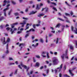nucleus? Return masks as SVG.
<instances>
[{"instance_id":"1","label":"nucleus","mask_w":77,"mask_h":77,"mask_svg":"<svg viewBox=\"0 0 77 77\" xmlns=\"http://www.w3.org/2000/svg\"><path fill=\"white\" fill-rule=\"evenodd\" d=\"M10 1L9 0L6 1V0H5L3 2L4 3L3 5V6H5V5H6L7 4H8L10 3Z\"/></svg>"},{"instance_id":"2","label":"nucleus","mask_w":77,"mask_h":77,"mask_svg":"<svg viewBox=\"0 0 77 77\" xmlns=\"http://www.w3.org/2000/svg\"><path fill=\"white\" fill-rule=\"evenodd\" d=\"M21 65L22 66V67H23L25 69H26V71H28V70H29V67H28L27 68V67L26 65H24V64H23L22 63L21 64Z\"/></svg>"},{"instance_id":"3","label":"nucleus","mask_w":77,"mask_h":77,"mask_svg":"<svg viewBox=\"0 0 77 77\" xmlns=\"http://www.w3.org/2000/svg\"><path fill=\"white\" fill-rule=\"evenodd\" d=\"M20 24H22V26H21L22 27H23L24 26V24H26V21L24 20L23 21V22L22 23H20Z\"/></svg>"},{"instance_id":"4","label":"nucleus","mask_w":77,"mask_h":77,"mask_svg":"<svg viewBox=\"0 0 77 77\" xmlns=\"http://www.w3.org/2000/svg\"><path fill=\"white\" fill-rule=\"evenodd\" d=\"M9 44H7L6 45V49L7 50L5 52V53L6 54H8L9 53V48H8V45Z\"/></svg>"},{"instance_id":"5","label":"nucleus","mask_w":77,"mask_h":77,"mask_svg":"<svg viewBox=\"0 0 77 77\" xmlns=\"http://www.w3.org/2000/svg\"><path fill=\"white\" fill-rule=\"evenodd\" d=\"M58 61V60L57 59H54L53 60V65H57V62Z\"/></svg>"},{"instance_id":"6","label":"nucleus","mask_w":77,"mask_h":77,"mask_svg":"<svg viewBox=\"0 0 77 77\" xmlns=\"http://www.w3.org/2000/svg\"><path fill=\"white\" fill-rule=\"evenodd\" d=\"M62 68H63V64H61L60 67H57V69H59V71H60V70L61 69H62Z\"/></svg>"},{"instance_id":"7","label":"nucleus","mask_w":77,"mask_h":77,"mask_svg":"<svg viewBox=\"0 0 77 77\" xmlns=\"http://www.w3.org/2000/svg\"><path fill=\"white\" fill-rule=\"evenodd\" d=\"M45 15V14L44 13H42V14H38V15H37V17H39V18H41L42 16H44Z\"/></svg>"},{"instance_id":"8","label":"nucleus","mask_w":77,"mask_h":77,"mask_svg":"<svg viewBox=\"0 0 77 77\" xmlns=\"http://www.w3.org/2000/svg\"><path fill=\"white\" fill-rule=\"evenodd\" d=\"M40 65V64L38 62H37L36 63L35 65V67H37V68H38L39 66Z\"/></svg>"},{"instance_id":"9","label":"nucleus","mask_w":77,"mask_h":77,"mask_svg":"<svg viewBox=\"0 0 77 77\" xmlns=\"http://www.w3.org/2000/svg\"><path fill=\"white\" fill-rule=\"evenodd\" d=\"M18 23H14L11 25V28L12 29H13L14 28V26H15V25H17Z\"/></svg>"},{"instance_id":"10","label":"nucleus","mask_w":77,"mask_h":77,"mask_svg":"<svg viewBox=\"0 0 77 77\" xmlns=\"http://www.w3.org/2000/svg\"><path fill=\"white\" fill-rule=\"evenodd\" d=\"M36 12H37V11H35V12L32 11L29 14V15H32V14H36Z\"/></svg>"},{"instance_id":"11","label":"nucleus","mask_w":77,"mask_h":77,"mask_svg":"<svg viewBox=\"0 0 77 77\" xmlns=\"http://www.w3.org/2000/svg\"><path fill=\"white\" fill-rule=\"evenodd\" d=\"M29 26H31L30 25H29V23H27L26 27V29H25V30H27V29H28L29 28V26H28L29 25Z\"/></svg>"},{"instance_id":"12","label":"nucleus","mask_w":77,"mask_h":77,"mask_svg":"<svg viewBox=\"0 0 77 77\" xmlns=\"http://www.w3.org/2000/svg\"><path fill=\"white\" fill-rule=\"evenodd\" d=\"M69 73H70V74L71 75V76H74V74H72V72H71V70L69 69Z\"/></svg>"},{"instance_id":"13","label":"nucleus","mask_w":77,"mask_h":77,"mask_svg":"<svg viewBox=\"0 0 77 77\" xmlns=\"http://www.w3.org/2000/svg\"><path fill=\"white\" fill-rule=\"evenodd\" d=\"M60 24L58 23L55 26V27L56 28H57V27H58V28H59V27H60Z\"/></svg>"},{"instance_id":"14","label":"nucleus","mask_w":77,"mask_h":77,"mask_svg":"<svg viewBox=\"0 0 77 77\" xmlns=\"http://www.w3.org/2000/svg\"><path fill=\"white\" fill-rule=\"evenodd\" d=\"M69 48L70 50H74V48L73 47V46L72 45H71L70 46Z\"/></svg>"},{"instance_id":"15","label":"nucleus","mask_w":77,"mask_h":77,"mask_svg":"<svg viewBox=\"0 0 77 77\" xmlns=\"http://www.w3.org/2000/svg\"><path fill=\"white\" fill-rule=\"evenodd\" d=\"M11 12H12V10L11 9L10 11L8 12V15H11Z\"/></svg>"},{"instance_id":"16","label":"nucleus","mask_w":77,"mask_h":77,"mask_svg":"<svg viewBox=\"0 0 77 77\" xmlns=\"http://www.w3.org/2000/svg\"><path fill=\"white\" fill-rule=\"evenodd\" d=\"M14 14L15 15V16H18V15H19V14L17 12L14 13Z\"/></svg>"},{"instance_id":"17","label":"nucleus","mask_w":77,"mask_h":77,"mask_svg":"<svg viewBox=\"0 0 77 77\" xmlns=\"http://www.w3.org/2000/svg\"><path fill=\"white\" fill-rule=\"evenodd\" d=\"M10 29H11L10 31H11V34H13V33H14V31L13 30L12 31L13 29L12 28H11Z\"/></svg>"},{"instance_id":"18","label":"nucleus","mask_w":77,"mask_h":77,"mask_svg":"<svg viewBox=\"0 0 77 77\" xmlns=\"http://www.w3.org/2000/svg\"><path fill=\"white\" fill-rule=\"evenodd\" d=\"M47 57L48 59V58H50V57L49 56V54L48 53V52H47Z\"/></svg>"},{"instance_id":"19","label":"nucleus","mask_w":77,"mask_h":77,"mask_svg":"<svg viewBox=\"0 0 77 77\" xmlns=\"http://www.w3.org/2000/svg\"><path fill=\"white\" fill-rule=\"evenodd\" d=\"M46 9L45 10V12L46 13H47L48 12V8H46Z\"/></svg>"},{"instance_id":"20","label":"nucleus","mask_w":77,"mask_h":77,"mask_svg":"<svg viewBox=\"0 0 77 77\" xmlns=\"http://www.w3.org/2000/svg\"><path fill=\"white\" fill-rule=\"evenodd\" d=\"M24 43H20V44L19 45V47H21V46H24Z\"/></svg>"},{"instance_id":"21","label":"nucleus","mask_w":77,"mask_h":77,"mask_svg":"<svg viewBox=\"0 0 77 77\" xmlns=\"http://www.w3.org/2000/svg\"><path fill=\"white\" fill-rule=\"evenodd\" d=\"M64 56H65V54H63V56H61V58L63 60L64 59Z\"/></svg>"},{"instance_id":"22","label":"nucleus","mask_w":77,"mask_h":77,"mask_svg":"<svg viewBox=\"0 0 77 77\" xmlns=\"http://www.w3.org/2000/svg\"><path fill=\"white\" fill-rule=\"evenodd\" d=\"M51 4H52V5H54L55 6H56L57 5L54 2H51Z\"/></svg>"},{"instance_id":"23","label":"nucleus","mask_w":77,"mask_h":77,"mask_svg":"<svg viewBox=\"0 0 77 77\" xmlns=\"http://www.w3.org/2000/svg\"><path fill=\"white\" fill-rule=\"evenodd\" d=\"M9 9V8H7L5 9H4L3 10V11L4 12H6V11H7V10H8Z\"/></svg>"},{"instance_id":"24","label":"nucleus","mask_w":77,"mask_h":77,"mask_svg":"<svg viewBox=\"0 0 77 77\" xmlns=\"http://www.w3.org/2000/svg\"><path fill=\"white\" fill-rule=\"evenodd\" d=\"M29 36V33H28L27 34H26L25 36V38H27V36Z\"/></svg>"},{"instance_id":"25","label":"nucleus","mask_w":77,"mask_h":77,"mask_svg":"<svg viewBox=\"0 0 77 77\" xmlns=\"http://www.w3.org/2000/svg\"><path fill=\"white\" fill-rule=\"evenodd\" d=\"M3 19H4V17H3V16L1 17L0 18V21H2V20H3Z\"/></svg>"},{"instance_id":"26","label":"nucleus","mask_w":77,"mask_h":77,"mask_svg":"<svg viewBox=\"0 0 77 77\" xmlns=\"http://www.w3.org/2000/svg\"><path fill=\"white\" fill-rule=\"evenodd\" d=\"M30 31H32V32H35V29L32 28L30 29Z\"/></svg>"},{"instance_id":"27","label":"nucleus","mask_w":77,"mask_h":77,"mask_svg":"<svg viewBox=\"0 0 77 77\" xmlns=\"http://www.w3.org/2000/svg\"><path fill=\"white\" fill-rule=\"evenodd\" d=\"M63 69L64 71H65V70H66V65H64L63 67Z\"/></svg>"},{"instance_id":"28","label":"nucleus","mask_w":77,"mask_h":77,"mask_svg":"<svg viewBox=\"0 0 77 77\" xmlns=\"http://www.w3.org/2000/svg\"><path fill=\"white\" fill-rule=\"evenodd\" d=\"M40 8H39V6H38V5H37L36 8V9L37 10H39Z\"/></svg>"},{"instance_id":"29","label":"nucleus","mask_w":77,"mask_h":77,"mask_svg":"<svg viewBox=\"0 0 77 77\" xmlns=\"http://www.w3.org/2000/svg\"><path fill=\"white\" fill-rule=\"evenodd\" d=\"M46 42H48V39H47V35H46Z\"/></svg>"},{"instance_id":"30","label":"nucleus","mask_w":77,"mask_h":77,"mask_svg":"<svg viewBox=\"0 0 77 77\" xmlns=\"http://www.w3.org/2000/svg\"><path fill=\"white\" fill-rule=\"evenodd\" d=\"M33 62H36V60L35 59V57H33Z\"/></svg>"},{"instance_id":"31","label":"nucleus","mask_w":77,"mask_h":77,"mask_svg":"<svg viewBox=\"0 0 77 77\" xmlns=\"http://www.w3.org/2000/svg\"><path fill=\"white\" fill-rule=\"evenodd\" d=\"M53 9H54V11H56V12L57 11V9H56V8L55 7H53Z\"/></svg>"},{"instance_id":"32","label":"nucleus","mask_w":77,"mask_h":77,"mask_svg":"<svg viewBox=\"0 0 77 77\" xmlns=\"http://www.w3.org/2000/svg\"><path fill=\"white\" fill-rule=\"evenodd\" d=\"M17 71H18V69H17L16 70V71H15V73H14V74L15 75H16V74H17Z\"/></svg>"},{"instance_id":"33","label":"nucleus","mask_w":77,"mask_h":77,"mask_svg":"<svg viewBox=\"0 0 77 77\" xmlns=\"http://www.w3.org/2000/svg\"><path fill=\"white\" fill-rule=\"evenodd\" d=\"M58 19H59V20H60V21H64V20H63L60 18H58Z\"/></svg>"},{"instance_id":"34","label":"nucleus","mask_w":77,"mask_h":77,"mask_svg":"<svg viewBox=\"0 0 77 77\" xmlns=\"http://www.w3.org/2000/svg\"><path fill=\"white\" fill-rule=\"evenodd\" d=\"M64 76L65 77H70L69 76H68V75L66 74L64 75Z\"/></svg>"},{"instance_id":"35","label":"nucleus","mask_w":77,"mask_h":77,"mask_svg":"<svg viewBox=\"0 0 77 77\" xmlns=\"http://www.w3.org/2000/svg\"><path fill=\"white\" fill-rule=\"evenodd\" d=\"M70 14H71V16H72V15H73L74 14V13H73V12H72V11H71V12L70 13Z\"/></svg>"},{"instance_id":"36","label":"nucleus","mask_w":77,"mask_h":77,"mask_svg":"<svg viewBox=\"0 0 77 77\" xmlns=\"http://www.w3.org/2000/svg\"><path fill=\"white\" fill-rule=\"evenodd\" d=\"M11 2L12 3V4H13V5H15L16 4L15 2H14V1H11Z\"/></svg>"},{"instance_id":"37","label":"nucleus","mask_w":77,"mask_h":77,"mask_svg":"<svg viewBox=\"0 0 77 77\" xmlns=\"http://www.w3.org/2000/svg\"><path fill=\"white\" fill-rule=\"evenodd\" d=\"M59 42V38H57V40L56 42V44H57L58 43V42Z\"/></svg>"},{"instance_id":"38","label":"nucleus","mask_w":77,"mask_h":77,"mask_svg":"<svg viewBox=\"0 0 77 77\" xmlns=\"http://www.w3.org/2000/svg\"><path fill=\"white\" fill-rule=\"evenodd\" d=\"M10 28L9 27H7L6 28V29L7 30V31H9V29H10Z\"/></svg>"},{"instance_id":"39","label":"nucleus","mask_w":77,"mask_h":77,"mask_svg":"<svg viewBox=\"0 0 77 77\" xmlns=\"http://www.w3.org/2000/svg\"><path fill=\"white\" fill-rule=\"evenodd\" d=\"M65 15H66V16H70V14H69L68 13H65Z\"/></svg>"},{"instance_id":"40","label":"nucleus","mask_w":77,"mask_h":77,"mask_svg":"<svg viewBox=\"0 0 77 77\" xmlns=\"http://www.w3.org/2000/svg\"><path fill=\"white\" fill-rule=\"evenodd\" d=\"M68 53V50H66V52H65V54H66V56H67V53Z\"/></svg>"},{"instance_id":"41","label":"nucleus","mask_w":77,"mask_h":77,"mask_svg":"<svg viewBox=\"0 0 77 77\" xmlns=\"http://www.w3.org/2000/svg\"><path fill=\"white\" fill-rule=\"evenodd\" d=\"M36 25L35 24H33V27L34 28L36 29Z\"/></svg>"},{"instance_id":"42","label":"nucleus","mask_w":77,"mask_h":77,"mask_svg":"<svg viewBox=\"0 0 77 77\" xmlns=\"http://www.w3.org/2000/svg\"><path fill=\"white\" fill-rule=\"evenodd\" d=\"M4 14L5 17H6V11L4 12Z\"/></svg>"},{"instance_id":"43","label":"nucleus","mask_w":77,"mask_h":77,"mask_svg":"<svg viewBox=\"0 0 77 77\" xmlns=\"http://www.w3.org/2000/svg\"><path fill=\"white\" fill-rule=\"evenodd\" d=\"M10 41V38H8L7 40V42H9Z\"/></svg>"},{"instance_id":"44","label":"nucleus","mask_w":77,"mask_h":77,"mask_svg":"<svg viewBox=\"0 0 77 77\" xmlns=\"http://www.w3.org/2000/svg\"><path fill=\"white\" fill-rule=\"evenodd\" d=\"M9 60H14V59L12 58L9 57Z\"/></svg>"},{"instance_id":"45","label":"nucleus","mask_w":77,"mask_h":77,"mask_svg":"<svg viewBox=\"0 0 77 77\" xmlns=\"http://www.w3.org/2000/svg\"><path fill=\"white\" fill-rule=\"evenodd\" d=\"M71 29L72 31H74V27L72 26H71Z\"/></svg>"},{"instance_id":"46","label":"nucleus","mask_w":77,"mask_h":77,"mask_svg":"<svg viewBox=\"0 0 77 77\" xmlns=\"http://www.w3.org/2000/svg\"><path fill=\"white\" fill-rule=\"evenodd\" d=\"M18 67H19L20 69H22V68L21 67V66L20 65H19L18 66Z\"/></svg>"},{"instance_id":"47","label":"nucleus","mask_w":77,"mask_h":77,"mask_svg":"<svg viewBox=\"0 0 77 77\" xmlns=\"http://www.w3.org/2000/svg\"><path fill=\"white\" fill-rule=\"evenodd\" d=\"M46 72L47 74H48L49 72V69H47L46 70Z\"/></svg>"},{"instance_id":"48","label":"nucleus","mask_w":77,"mask_h":77,"mask_svg":"<svg viewBox=\"0 0 77 77\" xmlns=\"http://www.w3.org/2000/svg\"><path fill=\"white\" fill-rule=\"evenodd\" d=\"M36 57H37V58H38V59L40 58V56L39 55H36Z\"/></svg>"},{"instance_id":"49","label":"nucleus","mask_w":77,"mask_h":77,"mask_svg":"<svg viewBox=\"0 0 77 77\" xmlns=\"http://www.w3.org/2000/svg\"><path fill=\"white\" fill-rule=\"evenodd\" d=\"M33 70L31 71L30 72V74H32V73H33Z\"/></svg>"},{"instance_id":"50","label":"nucleus","mask_w":77,"mask_h":77,"mask_svg":"<svg viewBox=\"0 0 77 77\" xmlns=\"http://www.w3.org/2000/svg\"><path fill=\"white\" fill-rule=\"evenodd\" d=\"M23 19H24V20H28V18H26L25 17H23Z\"/></svg>"},{"instance_id":"51","label":"nucleus","mask_w":77,"mask_h":77,"mask_svg":"<svg viewBox=\"0 0 77 77\" xmlns=\"http://www.w3.org/2000/svg\"><path fill=\"white\" fill-rule=\"evenodd\" d=\"M36 26H37V27H39V26H41V25L40 24H36Z\"/></svg>"},{"instance_id":"52","label":"nucleus","mask_w":77,"mask_h":77,"mask_svg":"<svg viewBox=\"0 0 77 77\" xmlns=\"http://www.w3.org/2000/svg\"><path fill=\"white\" fill-rule=\"evenodd\" d=\"M47 3H50L51 1H49V0H47Z\"/></svg>"},{"instance_id":"53","label":"nucleus","mask_w":77,"mask_h":77,"mask_svg":"<svg viewBox=\"0 0 77 77\" xmlns=\"http://www.w3.org/2000/svg\"><path fill=\"white\" fill-rule=\"evenodd\" d=\"M22 32V31H18L17 32V33L18 34H20V33H21Z\"/></svg>"},{"instance_id":"54","label":"nucleus","mask_w":77,"mask_h":77,"mask_svg":"<svg viewBox=\"0 0 77 77\" xmlns=\"http://www.w3.org/2000/svg\"><path fill=\"white\" fill-rule=\"evenodd\" d=\"M43 68H44V66H42L40 67V69H43Z\"/></svg>"},{"instance_id":"55","label":"nucleus","mask_w":77,"mask_h":77,"mask_svg":"<svg viewBox=\"0 0 77 77\" xmlns=\"http://www.w3.org/2000/svg\"><path fill=\"white\" fill-rule=\"evenodd\" d=\"M66 21L67 22V23H70V22L68 20H66Z\"/></svg>"},{"instance_id":"56","label":"nucleus","mask_w":77,"mask_h":77,"mask_svg":"<svg viewBox=\"0 0 77 77\" xmlns=\"http://www.w3.org/2000/svg\"><path fill=\"white\" fill-rule=\"evenodd\" d=\"M14 30H13V31H16L17 30V29L16 28H14Z\"/></svg>"},{"instance_id":"57","label":"nucleus","mask_w":77,"mask_h":77,"mask_svg":"<svg viewBox=\"0 0 77 77\" xmlns=\"http://www.w3.org/2000/svg\"><path fill=\"white\" fill-rule=\"evenodd\" d=\"M12 75H13V72H12L11 74H10V77L12 76Z\"/></svg>"},{"instance_id":"58","label":"nucleus","mask_w":77,"mask_h":77,"mask_svg":"<svg viewBox=\"0 0 77 77\" xmlns=\"http://www.w3.org/2000/svg\"><path fill=\"white\" fill-rule=\"evenodd\" d=\"M40 41L41 42H42V43H43V40H42V39H41Z\"/></svg>"},{"instance_id":"59","label":"nucleus","mask_w":77,"mask_h":77,"mask_svg":"<svg viewBox=\"0 0 77 77\" xmlns=\"http://www.w3.org/2000/svg\"><path fill=\"white\" fill-rule=\"evenodd\" d=\"M55 74H57V70L55 69Z\"/></svg>"},{"instance_id":"60","label":"nucleus","mask_w":77,"mask_h":77,"mask_svg":"<svg viewBox=\"0 0 77 77\" xmlns=\"http://www.w3.org/2000/svg\"><path fill=\"white\" fill-rule=\"evenodd\" d=\"M29 3L30 4H32V3H33V2L32 1H31L29 2Z\"/></svg>"},{"instance_id":"61","label":"nucleus","mask_w":77,"mask_h":77,"mask_svg":"<svg viewBox=\"0 0 77 77\" xmlns=\"http://www.w3.org/2000/svg\"><path fill=\"white\" fill-rule=\"evenodd\" d=\"M28 8H27L26 9V10H25V12H28Z\"/></svg>"},{"instance_id":"62","label":"nucleus","mask_w":77,"mask_h":77,"mask_svg":"<svg viewBox=\"0 0 77 77\" xmlns=\"http://www.w3.org/2000/svg\"><path fill=\"white\" fill-rule=\"evenodd\" d=\"M2 58H5V55L4 54L3 55V56H2Z\"/></svg>"},{"instance_id":"63","label":"nucleus","mask_w":77,"mask_h":77,"mask_svg":"<svg viewBox=\"0 0 77 77\" xmlns=\"http://www.w3.org/2000/svg\"><path fill=\"white\" fill-rule=\"evenodd\" d=\"M75 44H76V48H77V41L75 42Z\"/></svg>"},{"instance_id":"64","label":"nucleus","mask_w":77,"mask_h":77,"mask_svg":"<svg viewBox=\"0 0 77 77\" xmlns=\"http://www.w3.org/2000/svg\"><path fill=\"white\" fill-rule=\"evenodd\" d=\"M59 76L60 77H62V74L61 73L59 74Z\"/></svg>"}]
</instances>
